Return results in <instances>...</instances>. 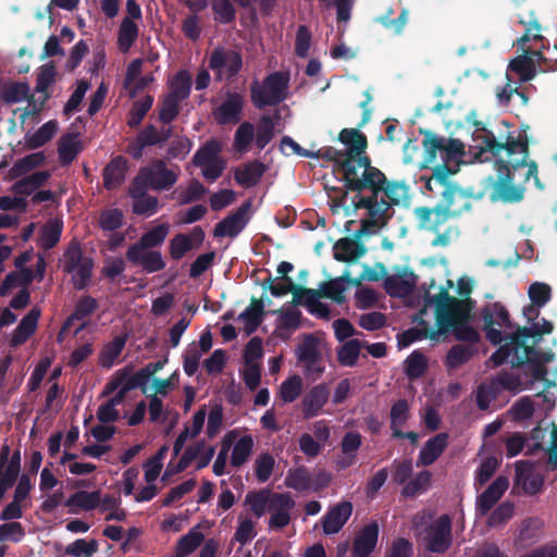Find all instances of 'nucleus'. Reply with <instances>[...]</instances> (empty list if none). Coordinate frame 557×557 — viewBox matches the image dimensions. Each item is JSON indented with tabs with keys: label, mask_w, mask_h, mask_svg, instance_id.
<instances>
[{
	"label": "nucleus",
	"mask_w": 557,
	"mask_h": 557,
	"mask_svg": "<svg viewBox=\"0 0 557 557\" xmlns=\"http://www.w3.org/2000/svg\"><path fill=\"white\" fill-rule=\"evenodd\" d=\"M528 128V125L521 128L517 137L507 132L499 138L492 131L485 129L481 153L490 152L494 158L496 176L488 177L490 199L493 202H520L524 198V185L531 178L539 189L544 187L539 178L537 163L529 160Z\"/></svg>",
	"instance_id": "nucleus-1"
},
{
	"label": "nucleus",
	"mask_w": 557,
	"mask_h": 557,
	"mask_svg": "<svg viewBox=\"0 0 557 557\" xmlns=\"http://www.w3.org/2000/svg\"><path fill=\"white\" fill-rule=\"evenodd\" d=\"M542 306L531 302L522 310L528 325L511 321L510 314L502 302L486 305L481 312L483 332L486 339L498 348H537L545 335L552 334V321L540 318Z\"/></svg>",
	"instance_id": "nucleus-2"
},
{
	"label": "nucleus",
	"mask_w": 557,
	"mask_h": 557,
	"mask_svg": "<svg viewBox=\"0 0 557 557\" xmlns=\"http://www.w3.org/2000/svg\"><path fill=\"white\" fill-rule=\"evenodd\" d=\"M425 301L435 306L436 325L438 326L437 331H431V339L438 341L441 336L451 331L458 341L479 342V332L468 324L471 310L469 300L453 297L446 288H442L435 296L426 295Z\"/></svg>",
	"instance_id": "nucleus-3"
},
{
	"label": "nucleus",
	"mask_w": 557,
	"mask_h": 557,
	"mask_svg": "<svg viewBox=\"0 0 557 557\" xmlns=\"http://www.w3.org/2000/svg\"><path fill=\"white\" fill-rule=\"evenodd\" d=\"M379 177L372 184L364 183L355 187L352 205L356 210L367 209L369 216L391 219L393 207L398 206L408 195V185L404 181H388L380 170Z\"/></svg>",
	"instance_id": "nucleus-4"
},
{
	"label": "nucleus",
	"mask_w": 557,
	"mask_h": 557,
	"mask_svg": "<svg viewBox=\"0 0 557 557\" xmlns=\"http://www.w3.org/2000/svg\"><path fill=\"white\" fill-rule=\"evenodd\" d=\"M169 233L168 224H160L144 233L126 250V260L134 267H140L146 273H154L165 268V261L159 250Z\"/></svg>",
	"instance_id": "nucleus-5"
},
{
	"label": "nucleus",
	"mask_w": 557,
	"mask_h": 557,
	"mask_svg": "<svg viewBox=\"0 0 557 557\" xmlns=\"http://www.w3.org/2000/svg\"><path fill=\"white\" fill-rule=\"evenodd\" d=\"M338 140L347 147L344 150L347 156L344 166L350 173H358L360 184H372L374 178L379 177L380 169L373 166L370 157L366 154L367 136L357 128H343L338 134Z\"/></svg>",
	"instance_id": "nucleus-6"
},
{
	"label": "nucleus",
	"mask_w": 557,
	"mask_h": 557,
	"mask_svg": "<svg viewBox=\"0 0 557 557\" xmlns=\"http://www.w3.org/2000/svg\"><path fill=\"white\" fill-rule=\"evenodd\" d=\"M413 215L419 230L436 234L432 240L434 247H446L450 244L453 237L459 235L457 226H448L444 232H441L442 226L453 216L440 202L434 208L417 207L413 209Z\"/></svg>",
	"instance_id": "nucleus-7"
},
{
	"label": "nucleus",
	"mask_w": 557,
	"mask_h": 557,
	"mask_svg": "<svg viewBox=\"0 0 557 557\" xmlns=\"http://www.w3.org/2000/svg\"><path fill=\"white\" fill-rule=\"evenodd\" d=\"M289 76L284 72H273L262 82L250 85L251 102L257 109L277 106L287 98Z\"/></svg>",
	"instance_id": "nucleus-8"
},
{
	"label": "nucleus",
	"mask_w": 557,
	"mask_h": 557,
	"mask_svg": "<svg viewBox=\"0 0 557 557\" xmlns=\"http://www.w3.org/2000/svg\"><path fill=\"white\" fill-rule=\"evenodd\" d=\"M180 168L168 169L164 160H156L150 166L143 168L135 178L136 184L150 187L153 190H168L178 180Z\"/></svg>",
	"instance_id": "nucleus-9"
},
{
	"label": "nucleus",
	"mask_w": 557,
	"mask_h": 557,
	"mask_svg": "<svg viewBox=\"0 0 557 557\" xmlns=\"http://www.w3.org/2000/svg\"><path fill=\"white\" fill-rule=\"evenodd\" d=\"M208 65L210 70L215 72L218 81H222L223 77L232 79L243 69V57L238 50L218 46L212 50Z\"/></svg>",
	"instance_id": "nucleus-10"
},
{
	"label": "nucleus",
	"mask_w": 557,
	"mask_h": 557,
	"mask_svg": "<svg viewBox=\"0 0 557 557\" xmlns=\"http://www.w3.org/2000/svg\"><path fill=\"white\" fill-rule=\"evenodd\" d=\"M425 548L435 554H444L453 544L451 519L448 515L440 516L425 528Z\"/></svg>",
	"instance_id": "nucleus-11"
},
{
	"label": "nucleus",
	"mask_w": 557,
	"mask_h": 557,
	"mask_svg": "<svg viewBox=\"0 0 557 557\" xmlns=\"http://www.w3.org/2000/svg\"><path fill=\"white\" fill-rule=\"evenodd\" d=\"M440 203L453 218H459L472 208L473 195L459 185H448L441 191Z\"/></svg>",
	"instance_id": "nucleus-12"
},
{
	"label": "nucleus",
	"mask_w": 557,
	"mask_h": 557,
	"mask_svg": "<svg viewBox=\"0 0 557 557\" xmlns=\"http://www.w3.org/2000/svg\"><path fill=\"white\" fill-rule=\"evenodd\" d=\"M540 350H513L515 356L511 358L510 363L512 367H525L527 372L533 380L544 381L545 387L550 388L555 386V382L546 377L547 369L544 361L540 360Z\"/></svg>",
	"instance_id": "nucleus-13"
},
{
	"label": "nucleus",
	"mask_w": 557,
	"mask_h": 557,
	"mask_svg": "<svg viewBox=\"0 0 557 557\" xmlns=\"http://www.w3.org/2000/svg\"><path fill=\"white\" fill-rule=\"evenodd\" d=\"M313 158H322L333 162L335 171H337L342 175L341 181L343 182L344 188L347 191L352 193L354 188L360 185L358 173L356 171H354V173H350V171H348L347 168L344 166V163L347 158L344 150H338L334 147H324L318 150V152L314 153Z\"/></svg>",
	"instance_id": "nucleus-14"
},
{
	"label": "nucleus",
	"mask_w": 557,
	"mask_h": 557,
	"mask_svg": "<svg viewBox=\"0 0 557 557\" xmlns=\"http://www.w3.org/2000/svg\"><path fill=\"white\" fill-rule=\"evenodd\" d=\"M244 106L242 94L227 91L222 103L213 110V117L219 125L236 124L240 121Z\"/></svg>",
	"instance_id": "nucleus-15"
},
{
	"label": "nucleus",
	"mask_w": 557,
	"mask_h": 557,
	"mask_svg": "<svg viewBox=\"0 0 557 557\" xmlns=\"http://www.w3.org/2000/svg\"><path fill=\"white\" fill-rule=\"evenodd\" d=\"M250 208L251 202L249 200L243 202L235 212L228 214L215 225L213 236L231 238L238 236L249 221L247 214Z\"/></svg>",
	"instance_id": "nucleus-16"
},
{
	"label": "nucleus",
	"mask_w": 557,
	"mask_h": 557,
	"mask_svg": "<svg viewBox=\"0 0 557 557\" xmlns=\"http://www.w3.org/2000/svg\"><path fill=\"white\" fill-rule=\"evenodd\" d=\"M206 234L201 226H195L189 234L178 233L169 244V253L173 260H181L188 251L202 245Z\"/></svg>",
	"instance_id": "nucleus-17"
},
{
	"label": "nucleus",
	"mask_w": 557,
	"mask_h": 557,
	"mask_svg": "<svg viewBox=\"0 0 557 557\" xmlns=\"http://www.w3.org/2000/svg\"><path fill=\"white\" fill-rule=\"evenodd\" d=\"M330 398V389L325 383L312 386L301 399V413L306 420L318 417Z\"/></svg>",
	"instance_id": "nucleus-18"
},
{
	"label": "nucleus",
	"mask_w": 557,
	"mask_h": 557,
	"mask_svg": "<svg viewBox=\"0 0 557 557\" xmlns=\"http://www.w3.org/2000/svg\"><path fill=\"white\" fill-rule=\"evenodd\" d=\"M295 507V500L287 493H273L270 500L269 527L271 529H283L290 522L289 510Z\"/></svg>",
	"instance_id": "nucleus-19"
},
{
	"label": "nucleus",
	"mask_w": 557,
	"mask_h": 557,
	"mask_svg": "<svg viewBox=\"0 0 557 557\" xmlns=\"http://www.w3.org/2000/svg\"><path fill=\"white\" fill-rule=\"evenodd\" d=\"M543 484V476L534 471L530 461L516 462L515 485L521 487L524 494L536 495L541 492Z\"/></svg>",
	"instance_id": "nucleus-20"
},
{
	"label": "nucleus",
	"mask_w": 557,
	"mask_h": 557,
	"mask_svg": "<svg viewBox=\"0 0 557 557\" xmlns=\"http://www.w3.org/2000/svg\"><path fill=\"white\" fill-rule=\"evenodd\" d=\"M509 486L506 476H497L491 485L476 498L475 509L480 516H486L502 498Z\"/></svg>",
	"instance_id": "nucleus-21"
},
{
	"label": "nucleus",
	"mask_w": 557,
	"mask_h": 557,
	"mask_svg": "<svg viewBox=\"0 0 557 557\" xmlns=\"http://www.w3.org/2000/svg\"><path fill=\"white\" fill-rule=\"evenodd\" d=\"M379 532L380 529L376 521L366 524L354 540L352 557H369L376 547Z\"/></svg>",
	"instance_id": "nucleus-22"
},
{
	"label": "nucleus",
	"mask_w": 557,
	"mask_h": 557,
	"mask_svg": "<svg viewBox=\"0 0 557 557\" xmlns=\"http://www.w3.org/2000/svg\"><path fill=\"white\" fill-rule=\"evenodd\" d=\"M352 512L349 502H342L329 509L322 517V529L326 535L338 533L348 521Z\"/></svg>",
	"instance_id": "nucleus-23"
},
{
	"label": "nucleus",
	"mask_w": 557,
	"mask_h": 557,
	"mask_svg": "<svg viewBox=\"0 0 557 557\" xmlns=\"http://www.w3.org/2000/svg\"><path fill=\"white\" fill-rule=\"evenodd\" d=\"M449 435L441 432L429 438L419 451L417 466L428 467L433 465L448 446Z\"/></svg>",
	"instance_id": "nucleus-24"
},
{
	"label": "nucleus",
	"mask_w": 557,
	"mask_h": 557,
	"mask_svg": "<svg viewBox=\"0 0 557 557\" xmlns=\"http://www.w3.org/2000/svg\"><path fill=\"white\" fill-rule=\"evenodd\" d=\"M334 258L342 262H355L360 257L366 255L367 247L363 243L351 237H344L338 239L334 246Z\"/></svg>",
	"instance_id": "nucleus-25"
},
{
	"label": "nucleus",
	"mask_w": 557,
	"mask_h": 557,
	"mask_svg": "<svg viewBox=\"0 0 557 557\" xmlns=\"http://www.w3.org/2000/svg\"><path fill=\"white\" fill-rule=\"evenodd\" d=\"M263 350H244L243 379L250 391L259 387L261 381L260 359Z\"/></svg>",
	"instance_id": "nucleus-26"
},
{
	"label": "nucleus",
	"mask_w": 557,
	"mask_h": 557,
	"mask_svg": "<svg viewBox=\"0 0 557 557\" xmlns=\"http://www.w3.org/2000/svg\"><path fill=\"white\" fill-rule=\"evenodd\" d=\"M24 100L33 101V95H29V85L25 82L5 81L0 86V103L12 104Z\"/></svg>",
	"instance_id": "nucleus-27"
},
{
	"label": "nucleus",
	"mask_w": 557,
	"mask_h": 557,
	"mask_svg": "<svg viewBox=\"0 0 557 557\" xmlns=\"http://www.w3.org/2000/svg\"><path fill=\"white\" fill-rule=\"evenodd\" d=\"M542 59L543 55L540 51L536 50H524L523 55H519L510 61L508 65V70L515 72L519 77L521 83H527L532 81L536 75V67L532 57L528 54Z\"/></svg>",
	"instance_id": "nucleus-28"
},
{
	"label": "nucleus",
	"mask_w": 557,
	"mask_h": 557,
	"mask_svg": "<svg viewBox=\"0 0 557 557\" xmlns=\"http://www.w3.org/2000/svg\"><path fill=\"white\" fill-rule=\"evenodd\" d=\"M129 194L134 200L133 212L135 214L149 216L157 211L158 199L154 196L147 195L146 187L141 184H136V181H134Z\"/></svg>",
	"instance_id": "nucleus-29"
},
{
	"label": "nucleus",
	"mask_w": 557,
	"mask_h": 557,
	"mask_svg": "<svg viewBox=\"0 0 557 557\" xmlns=\"http://www.w3.org/2000/svg\"><path fill=\"white\" fill-rule=\"evenodd\" d=\"M127 161L124 157L113 158L103 169V186L108 190H113L121 186L125 180Z\"/></svg>",
	"instance_id": "nucleus-30"
},
{
	"label": "nucleus",
	"mask_w": 557,
	"mask_h": 557,
	"mask_svg": "<svg viewBox=\"0 0 557 557\" xmlns=\"http://www.w3.org/2000/svg\"><path fill=\"white\" fill-rule=\"evenodd\" d=\"M265 171L267 166L261 161H249L243 168L235 169L234 180L240 186L253 187L260 182Z\"/></svg>",
	"instance_id": "nucleus-31"
},
{
	"label": "nucleus",
	"mask_w": 557,
	"mask_h": 557,
	"mask_svg": "<svg viewBox=\"0 0 557 557\" xmlns=\"http://www.w3.org/2000/svg\"><path fill=\"white\" fill-rule=\"evenodd\" d=\"M297 360L307 377L318 379L324 371L321 350H296Z\"/></svg>",
	"instance_id": "nucleus-32"
},
{
	"label": "nucleus",
	"mask_w": 557,
	"mask_h": 557,
	"mask_svg": "<svg viewBox=\"0 0 557 557\" xmlns=\"http://www.w3.org/2000/svg\"><path fill=\"white\" fill-rule=\"evenodd\" d=\"M77 134L69 133L58 141L59 162L62 166L70 165L82 151L83 146Z\"/></svg>",
	"instance_id": "nucleus-33"
},
{
	"label": "nucleus",
	"mask_w": 557,
	"mask_h": 557,
	"mask_svg": "<svg viewBox=\"0 0 557 557\" xmlns=\"http://www.w3.org/2000/svg\"><path fill=\"white\" fill-rule=\"evenodd\" d=\"M264 315V304L261 298H251L250 305L238 315V320L244 322L245 331L248 335L256 332L261 324Z\"/></svg>",
	"instance_id": "nucleus-34"
},
{
	"label": "nucleus",
	"mask_w": 557,
	"mask_h": 557,
	"mask_svg": "<svg viewBox=\"0 0 557 557\" xmlns=\"http://www.w3.org/2000/svg\"><path fill=\"white\" fill-rule=\"evenodd\" d=\"M301 294L300 302L296 304V306H304L311 314L321 318L329 319L330 317V308L320 301V298H323L318 290L312 288H299Z\"/></svg>",
	"instance_id": "nucleus-35"
},
{
	"label": "nucleus",
	"mask_w": 557,
	"mask_h": 557,
	"mask_svg": "<svg viewBox=\"0 0 557 557\" xmlns=\"http://www.w3.org/2000/svg\"><path fill=\"white\" fill-rule=\"evenodd\" d=\"M50 177L51 174L49 171H39L32 173L21 178L20 181H16L12 186V190L16 195L29 196L35 190L44 186Z\"/></svg>",
	"instance_id": "nucleus-36"
},
{
	"label": "nucleus",
	"mask_w": 557,
	"mask_h": 557,
	"mask_svg": "<svg viewBox=\"0 0 557 557\" xmlns=\"http://www.w3.org/2000/svg\"><path fill=\"white\" fill-rule=\"evenodd\" d=\"M97 308L98 301L96 298L89 295L82 296L76 302L74 311L64 322L61 329V335L70 331V327L75 320L79 321L91 315Z\"/></svg>",
	"instance_id": "nucleus-37"
},
{
	"label": "nucleus",
	"mask_w": 557,
	"mask_h": 557,
	"mask_svg": "<svg viewBox=\"0 0 557 557\" xmlns=\"http://www.w3.org/2000/svg\"><path fill=\"white\" fill-rule=\"evenodd\" d=\"M344 280H349V271L347 270L339 277L322 283L317 290L323 298H330L342 305L345 301L344 293L346 290Z\"/></svg>",
	"instance_id": "nucleus-38"
},
{
	"label": "nucleus",
	"mask_w": 557,
	"mask_h": 557,
	"mask_svg": "<svg viewBox=\"0 0 557 557\" xmlns=\"http://www.w3.org/2000/svg\"><path fill=\"white\" fill-rule=\"evenodd\" d=\"M40 311L33 308L21 320L14 334L12 336L13 345L23 344L36 330Z\"/></svg>",
	"instance_id": "nucleus-39"
},
{
	"label": "nucleus",
	"mask_w": 557,
	"mask_h": 557,
	"mask_svg": "<svg viewBox=\"0 0 557 557\" xmlns=\"http://www.w3.org/2000/svg\"><path fill=\"white\" fill-rule=\"evenodd\" d=\"M58 131V122L50 120L41 125L34 134H27L25 136L26 147L28 149H37L45 146L52 139Z\"/></svg>",
	"instance_id": "nucleus-40"
},
{
	"label": "nucleus",
	"mask_w": 557,
	"mask_h": 557,
	"mask_svg": "<svg viewBox=\"0 0 557 557\" xmlns=\"http://www.w3.org/2000/svg\"><path fill=\"white\" fill-rule=\"evenodd\" d=\"M272 494L267 488L248 492L245 496V505L249 507L257 518H261L267 509H270Z\"/></svg>",
	"instance_id": "nucleus-41"
},
{
	"label": "nucleus",
	"mask_w": 557,
	"mask_h": 557,
	"mask_svg": "<svg viewBox=\"0 0 557 557\" xmlns=\"http://www.w3.org/2000/svg\"><path fill=\"white\" fill-rule=\"evenodd\" d=\"M198 529L199 525L194 527L177 541L175 546L176 557H187L200 546L205 535Z\"/></svg>",
	"instance_id": "nucleus-42"
},
{
	"label": "nucleus",
	"mask_w": 557,
	"mask_h": 557,
	"mask_svg": "<svg viewBox=\"0 0 557 557\" xmlns=\"http://www.w3.org/2000/svg\"><path fill=\"white\" fill-rule=\"evenodd\" d=\"M86 260L94 259L84 256L81 243L76 239H72L63 253V271L65 273H72L78 265H82Z\"/></svg>",
	"instance_id": "nucleus-43"
},
{
	"label": "nucleus",
	"mask_w": 557,
	"mask_h": 557,
	"mask_svg": "<svg viewBox=\"0 0 557 557\" xmlns=\"http://www.w3.org/2000/svg\"><path fill=\"white\" fill-rule=\"evenodd\" d=\"M428 367V358L419 350H413L404 361V372L410 381L423 376Z\"/></svg>",
	"instance_id": "nucleus-44"
},
{
	"label": "nucleus",
	"mask_w": 557,
	"mask_h": 557,
	"mask_svg": "<svg viewBox=\"0 0 557 557\" xmlns=\"http://www.w3.org/2000/svg\"><path fill=\"white\" fill-rule=\"evenodd\" d=\"M63 231L62 221L55 219L47 222L40 232L39 246L44 250H50L60 242Z\"/></svg>",
	"instance_id": "nucleus-45"
},
{
	"label": "nucleus",
	"mask_w": 557,
	"mask_h": 557,
	"mask_svg": "<svg viewBox=\"0 0 557 557\" xmlns=\"http://www.w3.org/2000/svg\"><path fill=\"white\" fill-rule=\"evenodd\" d=\"M46 161V154L42 151L34 152L17 160L10 170L12 178L21 177L34 169L40 166Z\"/></svg>",
	"instance_id": "nucleus-46"
},
{
	"label": "nucleus",
	"mask_w": 557,
	"mask_h": 557,
	"mask_svg": "<svg viewBox=\"0 0 557 557\" xmlns=\"http://www.w3.org/2000/svg\"><path fill=\"white\" fill-rule=\"evenodd\" d=\"M191 75L187 70H180L170 84V92L168 96L175 98L180 101L189 97L191 90Z\"/></svg>",
	"instance_id": "nucleus-47"
},
{
	"label": "nucleus",
	"mask_w": 557,
	"mask_h": 557,
	"mask_svg": "<svg viewBox=\"0 0 557 557\" xmlns=\"http://www.w3.org/2000/svg\"><path fill=\"white\" fill-rule=\"evenodd\" d=\"M100 504V491H78L72 494L66 500V507H78L84 510H94Z\"/></svg>",
	"instance_id": "nucleus-48"
},
{
	"label": "nucleus",
	"mask_w": 557,
	"mask_h": 557,
	"mask_svg": "<svg viewBox=\"0 0 557 557\" xmlns=\"http://www.w3.org/2000/svg\"><path fill=\"white\" fill-rule=\"evenodd\" d=\"M506 84L502 88L496 90V98L499 106L507 107L511 100L513 95H517L521 101L522 107H527L529 104V97L523 91L520 90L517 83H513L511 77L506 74Z\"/></svg>",
	"instance_id": "nucleus-49"
},
{
	"label": "nucleus",
	"mask_w": 557,
	"mask_h": 557,
	"mask_svg": "<svg viewBox=\"0 0 557 557\" xmlns=\"http://www.w3.org/2000/svg\"><path fill=\"white\" fill-rule=\"evenodd\" d=\"M138 26L129 17H124L117 33V45L122 51H128L138 37Z\"/></svg>",
	"instance_id": "nucleus-50"
},
{
	"label": "nucleus",
	"mask_w": 557,
	"mask_h": 557,
	"mask_svg": "<svg viewBox=\"0 0 557 557\" xmlns=\"http://www.w3.org/2000/svg\"><path fill=\"white\" fill-rule=\"evenodd\" d=\"M432 482V473L429 470H423L417 473L413 479L405 484L400 491L404 497H416L429 488Z\"/></svg>",
	"instance_id": "nucleus-51"
},
{
	"label": "nucleus",
	"mask_w": 557,
	"mask_h": 557,
	"mask_svg": "<svg viewBox=\"0 0 557 557\" xmlns=\"http://www.w3.org/2000/svg\"><path fill=\"white\" fill-rule=\"evenodd\" d=\"M268 282L270 283L269 288L271 292V295L274 297H281L288 293L293 294V301L292 304L296 306V304L300 302L301 294L302 292L299 290V288H305L301 285L295 284L292 277H285L282 282L273 283L271 278H268Z\"/></svg>",
	"instance_id": "nucleus-52"
},
{
	"label": "nucleus",
	"mask_w": 557,
	"mask_h": 557,
	"mask_svg": "<svg viewBox=\"0 0 557 557\" xmlns=\"http://www.w3.org/2000/svg\"><path fill=\"white\" fill-rule=\"evenodd\" d=\"M253 138L255 126L250 122H243L235 132L233 149L240 154L246 153Z\"/></svg>",
	"instance_id": "nucleus-53"
},
{
	"label": "nucleus",
	"mask_w": 557,
	"mask_h": 557,
	"mask_svg": "<svg viewBox=\"0 0 557 557\" xmlns=\"http://www.w3.org/2000/svg\"><path fill=\"white\" fill-rule=\"evenodd\" d=\"M213 20L219 24H231L236 18V9L231 0H211Z\"/></svg>",
	"instance_id": "nucleus-54"
},
{
	"label": "nucleus",
	"mask_w": 557,
	"mask_h": 557,
	"mask_svg": "<svg viewBox=\"0 0 557 557\" xmlns=\"http://www.w3.org/2000/svg\"><path fill=\"white\" fill-rule=\"evenodd\" d=\"M392 482L396 485H405L412 478L413 465L409 458L394 459L391 465Z\"/></svg>",
	"instance_id": "nucleus-55"
},
{
	"label": "nucleus",
	"mask_w": 557,
	"mask_h": 557,
	"mask_svg": "<svg viewBox=\"0 0 557 557\" xmlns=\"http://www.w3.org/2000/svg\"><path fill=\"white\" fill-rule=\"evenodd\" d=\"M253 448V440L250 435L240 437L234 445L231 455V465L234 468L243 466L251 455Z\"/></svg>",
	"instance_id": "nucleus-56"
},
{
	"label": "nucleus",
	"mask_w": 557,
	"mask_h": 557,
	"mask_svg": "<svg viewBox=\"0 0 557 557\" xmlns=\"http://www.w3.org/2000/svg\"><path fill=\"white\" fill-rule=\"evenodd\" d=\"M275 135V123L273 117L270 115H262L259 120V124L256 133V146L262 150L274 138Z\"/></svg>",
	"instance_id": "nucleus-57"
},
{
	"label": "nucleus",
	"mask_w": 557,
	"mask_h": 557,
	"mask_svg": "<svg viewBox=\"0 0 557 557\" xmlns=\"http://www.w3.org/2000/svg\"><path fill=\"white\" fill-rule=\"evenodd\" d=\"M221 151V145L218 140L211 139L207 141L203 146H201L193 157V164L195 166H202L207 163L215 161L219 159V153Z\"/></svg>",
	"instance_id": "nucleus-58"
},
{
	"label": "nucleus",
	"mask_w": 557,
	"mask_h": 557,
	"mask_svg": "<svg viewBox=\"0 0 557 557\" xmlns=\"http://www.w3.org/2000/svg\"><path fill=\"white\" fill-rule=\"evenodd\" d=\"M98 548L99 545L95 539L90 541L78 539L65 547L64 554L73 557H91L98 552Z\"/></svg>",
	"instance_id": "nucleus-59"
},
{
	"label": "nucleus",
	"mask_w": 557,
	"mask_h": 557,
	"mask_svg": "<svg viewBox=\"0 0 557 557\" xmlns=\"http://www.w3.org/2000/svg\"><path fill=\"white\" fill-rule=\"evenodd\" d=\"M500 393V388L496 383H481L476 388L475 401L480 410L490 409L491 403L495 400Z\"/></svg>",
	"instance_id": "nucleus-60"
},
{
	"label": "nucleus",
	"mask_w": 557,
	"mask_h": 557,
	"mask_svg": "<svg viewBox=\"0 0 557 557\" xmlns=\"http://www.w3.org/2000/svg\"><path fill=\"white\" fill-rule=\"evenodd\" d=\"M95 262L94 260H86L82 265H78L71 274V282L73 287L77 290L86 289L92 277Z\"/></svg>",
	"instance_id": "nucleus-61"
},
{
	"label": "nucleus",
	"mask_w": 557,
	"mask_h": 557,
	"mask_svg": "<svg viewBox=\"0 0 557 557\" xmlns=\"http://www.w3.org/2000/svg\"><path fill=\"white\" fill-rule=\"evenodd\" d=\"M57 70L52 62L39 67L36 77L35 91L42 96L50 95L48 88L55 82Z\"/></svg>",
	"instance_id": "nucleus-62"
},
{
	"label": "nucleus",
	"mask_w": 557,
	"mask_h": 557,
	"mask_svg": "<svg viewBox=\"0 0 557 557\" xmlns=\"http://www.w3.org/2000/svg\"><path fill=\"white\" fill-rule=\"evenodd\" d=\"M410 417L409 405L406 399H398L391 407V429L392 433L395 429H401Z\"/></svg>",
	"instance_id": "nucleus-63"
},
{
	"label": "nucleus",
	"mask_w": 557,
	"mask_h": 557,
	"mask_svg": "<svg viewBox=\"0 0 557 557\" xmlns=\"http://www.w3.org/2000/svg\"><path fill=\"white\" fill-rule=\"evenodd\" d=\"M302 380L299 375H293L280 386V397L284 403L295 401L301 394Z\"/></svg>",
	"instance_id": "nucleus-64"
}]
</instances>
